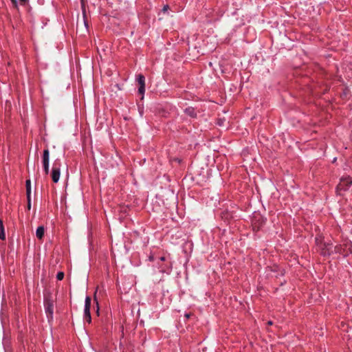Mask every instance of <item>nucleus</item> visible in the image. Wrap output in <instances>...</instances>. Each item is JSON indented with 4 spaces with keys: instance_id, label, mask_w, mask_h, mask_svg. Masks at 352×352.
<instances>
[{
    "instance_id": "f257e3e1",
    "label": "nucleus",
    "mask_w": 352,
    "mask_h": 352,
    "mask_svg": "<svg viewBox=\"0 0 352 352\" xmlns=\"http://www.w3.org/2000/svg\"><path fill=\"white\" fill-rule=\"evenodd\" d=\"M352 184V179L350 177H342L339 184L337 186V191L340 194V191L346 190Z\"/></svg>"
},
{
    "instance_id": "f03ea898",
    "label": "nucleus",
    "mask_w": 352,
    "mask_h": 352,
    "mask_svg": "<svg viewBox=\"0 0 352 352\" xmlns=\"http://www.w3.org/2000/svg\"><path fill=\"white\" fill-rule=\"evenodd\" d=\"M338 251L344 255H346L349 253H352V243L350 241H344L340 247H336Z\"/></svg>"
},
{
    "instance_id": "7ed1b4c3",
    "label": "nucleus",
    "mask_w": 352,
    "mask_h": 352,
    "mask_svg": "<svg viewBox=\"0 0 352 352\" xmlns=\"http://www.w3.org/2000/svg\"><path fill=\"white\" fill-rule=\"evenodd\" d=\"M43 165L45 173L47 175L49 173L50 166V152L48 149H45L43 151Z\"/></svg>"
},
{
    "instance_id": "20e7f679",
    "label": "nucleus",
    "mask_w": 352,
    "mask_h": 352,
    "mask_svg": "<svg viewBox=\"0 0 352 352\" xmlns=\"http://www.w3.org/2000/svg\"><path fill=\"white\" fill-rule=\"evenodd\" d=\"M90 307H91V298L87 296L85 298V320L90 323L91 322V317L90 314Z\"/></svg>"
},
{
    "instance_id": "39448f33",
    "label": "nucleus",
    "mask_w": 352,
    "mask_h": 352,
    "mask_svg": "<svg viewBox=\"0 0 352 352\" xmlns=\"http://www.w3.org/2000/svg\"><path fill=\"white\" fill-rule=\"evenodd\" d=\"M45 311L48 318H52L54 312V302L52 300L47 299L45 302Z\"/></svg>"
},
{
    "instance_id": "423d86ee",
    "label": "nucleus",
    "mask_w": 352,
    "mask_h": 352,
    "mask_svg": "<svg viewBox=\"0 0 352 352\" xmlns=\"http://www.w3.org/2000/svg\"><path fill=\"white\" fill-rule=\"evenodd\" d=\"M60 175V167L56 166V164L54 165L52 170V179L54 183H57L59 180Z\"/></svg>"
},
{
    "instance_id": "0eeeda50",
    "label": "nucleus",
    "mask_w": 352,
    "mask_h": 352,
    "mask_svg": "<svg viewBox=\"0 0 352 352\" xmlns=\"http://www.w3.org/2000/svg\"><path fill=\"white\" fill-rule=\"evenodd\" d=\"M138 82L140 85L138 89V92L140 94H143L145 91V78L144 76L142 74H139L138 76Z\"/></svg>"
},
{
    "instance_id": "6e6552de",
    "label": "nucleus",
    "mask_w": 352,
    "mask_h": 352,
    "mask_svg": "<svg viewBox=\"0 0 352 352\" xmlns=\"http://www.w3.org/2000/svg\"><path fill=\"white\" fill-rule=\"evenodd\" d=\"M320 248L322 250V253L324 255L329 254L330 249L331 248V245H330V244L327 245L326 243H322L321 242H320Z\"/></svg>"
},
{
    "instance_id": "1a4fd4ad",
    "label": "nucleus",
    "mask_w": 352,
    "mask_h": 352,
    "mask_svg": "<svg viewBox=\"0 0 352 352\" xmlns=\"http://www.w3.org/2000/svg\"><path fill=\"white\" fill-rule=\"evenodd\" d=\"M45 234V229L43 226H39L36 232V237L38 239H42Z\"/></svg>"
},
{
    "instance_id": "9d476101",
    "label": "nucleus",
    "mask_w": 352,
    "mask_h": 352,
    "mask_svg": "<svg viewBox=\"0 0 352 352\" xmlns=\"http://www.w3.org/2000/svg\"><path fill=\"white\" fill-rule=\"evenodd\" d=\"M0 239L1 240L6 239V234L4 232V226L2 220L0 219Z\"/></svg>"
},
{
    "instance_id": "9b49d317",
    "label": "nucleus",
    "mask_w": 352,
    "mask_h": 352,
    "mask_svg": "<svg viewBox=\"0 0 352 352\" xmlns=\"http://www.w3.org/2000/svg\"><path fill=\"white\" fill-rule=\"evenodd\" d=\"M185 113L192 118L196 116V113L195 112V109L192 107L186 108L185 109Z\"/></svg>"
},
{
    "instance_id": "f8f14e48",
    "label": "nucleus",
    "mask_w": 352,
    "mask_h": 352,
    "mask_svg": "<svg viewBox=\"0 0 352 352\" xmlns=\"http://www.w3.org/2000/svg\"><path fill=\"white\" fill-rule=\"evenodd\" d=\"M25 186L27 197H31V182L30 179L26 180Z\"/></svg>"
},
{
    "instance_id": "ddd939ff",
    "label": "nucleus",
    "mask_w": 352,
    "mask_h": 352,
    "mask_svg": "<svg viewBox=\"0 0 352 352\" xmlns=\"http://www.w3.org/2000/svg\"><path fill=\"white\" fill-rule=\"evenodd\" d=\"M96 292H97V290L94 293V300L96 303V312L97 314H99V306H98V300L96 298Z\"/></svg>"
},
{
    "instance_id": "4468645a",
    "label": "nucleus",
    "mask_w": 352,
    "mask_h": 352,
    "mask_svg": "<svg viewBox=\"0 0 352 352\" xmlns=\"http://www.w3.org/2000/svg\"><path fill=\"white\" fill-rule=\"evenodd\" d=\"M56 278L58 280H61L64 278V273L62 272H60L57 274Z\"/></svg>"
},
{
    "instance_id": "2eb2a0df",
    "label": "nucleus",
    "mask_w": 352,
    "mask_h": 352,
    "mask_svg": "<svg viewBox=\"0 0 352 352\" xmlns=\"http://www.w3.org/2000/svg\"><path fill=\"white\" fill-rule=\"evenodd\" d=\"M225 121H226V120L224 118H219L217 121V124H218V125L222 126L224 125Z\"/></svg>"
},
{
    "instance_id": "dca6fc26",
    "label": "nucleus",
    "mask_w": 352,
    "mask_h": 352,
    "mask_svg": "<svg viewBox=\"0 0 352 352\" xmlns=\"http://www.w3.org/2000/svg\"><path fill=\"white\" fill-rule=\"evenodd\" d=\"M28 199V206L27 208L28 210L31 209V197H27Z\"/></svg>"
},
{
    "instance_id": "f3484780",
    "label": "nucleus",
    "mask_w": 352,
    "mask_h": 352,
    "mask_svg": "<svg viewBox=\"0 0 352 352\" xmlns=\"http://www.w3.org/2000/svg\"><path fill=\"white\" fill-rule=\"evenodd\" d=\"M168 6H164V8H163V10L162 11L163 12H166L168 10Z\"/></svg>"
},
{
    "instance_id": "a211bd4d",
    "label": "nucleus",
    "mask_w": 352,
    "mask_h": 352,
    "mask_svg": "<svg viewBox=\"0 0 352 352\" xmlns=\"http://www.w3.org/2000/svg\"><path fill=\"white\" fill-rule=\"evenodd\" d=\"M184 316H185V318H190V314H186Z\"/></svg>"
},
{
    "instance_id": "6ab92c4d",
    "label": "nucleus",
    "mask_w": 352,
    "mask_h": 352,
    "mask_svg": "<svg viewBox=\"0 0 352 352\" xmlns=\"http://www.w3.org/2000/svg\"><path fill=\"white\" fill-rule=\"evenodd\" d=\"M21 1V3H25L26 0H19Z\"/></svg>"
},
{
    "instance_id": "aec40b11",
    "label": "nucleus",
    "mask_w": 352,
    "mask_h": 352,
    "mask_svg": "<svg viewBox=\"0 0 352 352\" xmlns=\"http://www.w3.org/2000/svg\"><path fill=\"white\" fill-rule=\"evenodd\" d=\"M267 324H268L269 325H272V324H273V322H272V321H268V322H267Z\"/></svg>"
},
{
    "instance_id": "412c9836",
    "label": "nucleus",
    "mask_w": 352,
    "mask_h": 352,
    "mask_svg": "<svg viewBox=\"0 0 352 352\" xmlns=\"http://www.w3.org/2000/svg\"><path fill=\"white\" fill-rule=\"evenodd\" d=\"M12 3L16 4V0H12Z\"/></svg>"
},
{
    "instance_id": "4be33fe9",
    "label": "nucleus",
    "mask_w": 352,
    "mask_h": 352,
    "mask_svg": "<svg viewBox=\"0 0 352 352\" xmlns=\"http://www.w3.org/2000/svg\"><path fill=\"white\" fill-rule=\"evenodd\" d=\"M164 259H165V258H164V257H161V258H160V260H161V261H164Z\"/></svg>"
},
{
    "instance_id": "5701e85b",
    "label": "nucleus",
    "mask_w": 352,
    "mask_h": 352,
    "mask_svg": "<svg viewBox=\"0 0 352 352\" xmlns=\"http://www.w3.org/2000/svg\"><path fill=\"white\" fill-rule=\"evenodd\" d=\"M316 241L318 243V244L319 243V241H318V239H316Z\"/></svg>"
}]
</instances>
